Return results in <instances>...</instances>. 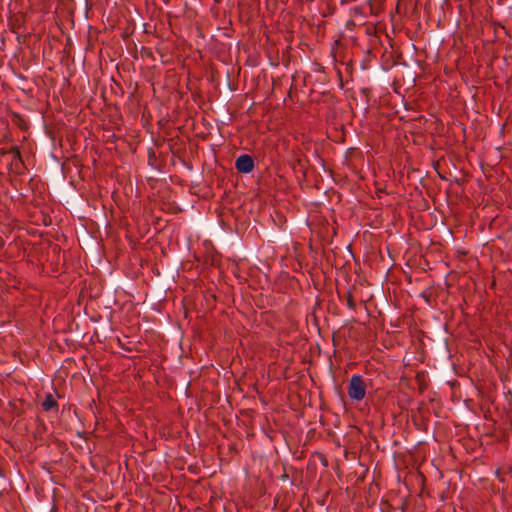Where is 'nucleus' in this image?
<instances>
[{
  "instance_id": "f257e3e1",
  "label": "nucleus",
  "mask_w": 512,
  "mask_h": 512,
  "mask_svg": "<svg viewBox=\"0 0 512 512\" xmlns=\"http://www.w3.org/2000/svg\"><path fill=\"white\" fill-rule=\"evenodd\" d=\"M366 383L361 375H353L347 386V394L351 400L361 401L366 395Z\"/></svg>"
},
{
  "instance_id": "f03ea898",
  "label": "nucleus",
  "mask_w": 512,
  "mask_h": 512,
  "mask_svg": "<svg viewBox=\"0 0 512 512\" xmlns=\"http://www.w3.org/2000/svg\"><path fill=\"white\" fill-rule=\"evenodd\" d=\"M255 163L252 156L242 154L235 161V168L239 173L248 174L254 170Z\"/></svg>"
},
{
  "instance_id": "7ed1b4c3",
  "label": "nucleus",
  "mask_w": 512,
  "mask_h": 512,
  "mask_svg": "<svg viewBox=\"0 0 512 512\" xmlns=\"http://www.w3.org/2000/svg\"><path fill=\"white\" fill-rule=\"evenodd\" d=\"M9 154L12 155V160L10 162V169L17 174H22V171L24 168V161L22 159L19 147L12 146L9 149Z\"/></svg>"
},
{
  "instance_id": "20e7f679",
  "label": "nucleus",
  "mask_w": 512,
  "mask_h": 512,
  "mask_svg": "<svg viewBox=\"0 0 512 512\" xmlns=\"http://www.w3.org/2000/svg\"><path fill=\"white\" fill-rule=\"evenodd\" d=\"M9 116L11 122L17 126L21 131L27 132L30 128L29 122L19 113L10 111Z\"/></svg>"
},
{
  "instance_id": "39448f33",
  "label": "nucleus",
  "mask_w": 512,
  "mask_h": 512,
  "mask_svg": "<svg viewBox=\"0 0 512 512\" xmlns=\"http://www.w3.org/2000/svg\"><path fill=\"white\" fill-rule=\"evenodd\" d=\"M44 411L54 410L58 411V402L51 393L46 394L44 401L41 404Z\"/></svg>"
},
{
  "instance_id": "423d86ee",
  "label": "nucleus",
  "mask_w": 512,
  "mask_h": 512,
  "mask_svg": "<svg viewBox=\"0 0 512 512\" xmlns=\"http://www.w3.org/2000/svg\"><path fill=\"white\" fill-rule=\"evenodd\" d=\"M346 300H347V306L350 309L355 310L356 309V302L354 301L353 294H352V292L350 290L347 291Z\"/></svg>"
},
{
  "instance_id": "0eeeda50",
  "label": "nucleus",
  "mask_w": 512,
  "mask_h": 512,
  "mask_svg": "<svg viewBox=\"0 0 512 512\" xmlns=\"http://www.w3.org/2000/svg\"><path fill=\"white\" fill-rule=\"evenodd\" d=\"M141 53H142L143 56L153 57L152 51L147 49V48H145V47H142Z\"/></svg>"
},
{
  "instance_id": "6e6552de",
  "label": "nucleus",
  "mask_w": 512,
  "mask_h": 512,
  "mask_svg": "<svg viewBox=\"0 0 512 512\" xmlns=\"http://www.w3.org/2000/svg\"><path fill=\"white\" fill-rule=\"evenodd\" d=\"M6 154H9V150H6L4 148H0V156H4Z\"/></svg>"
},
{
  "instance_id": "1a4fd4ad",
  "label": "nucleus",
  "mask_w": 512,
  "mask_h": 512,
  "mask_svg": "<svg viewBox=\"0 0 512 512\" xmlns=\"http://www.w3.org/2000/svg\"><path fill=\"white\" fill-rule=\"evenodd\" d=\"M58 511V508L57 506L54 504L50 510V512H57Z\"/></svg>"
}]
</instances>
